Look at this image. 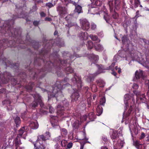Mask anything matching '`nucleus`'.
Segmentation results:
<instances>
[{
	"instance_id": "8fccbe9b",
	"label": "nucleus",
	"mask_w": 149,
	"mask_h": 149,
	"mask_svg": "<svg viewBox=\"0 0 149 149\" xmlns=\"http://www.w3.org/2000/svg\"><path fill=\"white\" fill-rule=\"evenodd\" d=\"M145 84L146 86L148 87V89H149V80H146V81Z\"/></svg>"
},
{
	"instance_id": "412c9836",
	"label": "nucleus",
	"mask_w": 149,
	"mask_h": 149,
	"mask_svg": "<svg viewBox=\"0 0 149 149\" xmlns=\"http://www.w3.org/2000/svg\"><path fill=\"white\" fill-rule=\"evenodd\" d=\"M133 144L138 149H139L142 146V144L140 143L139 141H134Z\"/></svg>"
},
{
	"instance_id": "338daca9",
	"label": "nucleus",
	"mask_w": 149,
	"mask_h": 149,
	"mask_svg": "<svg viewBox=\"0 0 149 149\" xmlns=\"http://www.w3.org/2000/svg\"><path fill=\"white\" fill-rule=\"evenodd\" d=\"M115 69L116 70H117V69H118V67L117 66H116L115 67Z\"/></svg>"
},
{
	"instance_id": "72a5a7b5",
	"label": "nucleus",
	"mask_w": 149,
	"mask_h": 149,
	"mask_svg": "<svg viewBox=\"0 0 149 149\" xmlns=\"http://www.w3.org/2000/svg\"><path fill=\"white\" fill-rule=\"evenodd\" d=\"M117 136V134L114 132H112L111 134V137L113 139H115L116 138Z\"/></svg>"
},
{
	"instance_id": "4d7b16f0",
	"label": "nucleus",
	"mask_w": 149,
	"mask_h": 149,
	"mask_svg": "<svg viewBox=\"0 0 149 149\" xmlns=\"http://www.w3.org/2000/svg\"><path fill=\"white\" fill-rule=\"evenodd\" d=\"M45 20L46 21H50L51 20V19L50 18L46 17L45 18Z\"/></svg>"
},
{
	"instance_id": "9b49d317",
	"label": "nucleus",
	"mask_w": 149,
	"mask_h": 149,
	"mask_svg": "<svg viewBox=\"0 0 149 149\" xmlns=\"http://www.w3.org/2000/svg\"><path fill=\"white\" fill-rule=\"evenodd\" d=\"M62 89L63 87H61V86H58L57 87H54L53 90V93H54L56 92V91H57V93L55 94L54 95H52L51 96L54 97H58V95L61 94V93L60 91V90Z\"/></svg>"
},
{
	"instance_id": "cd10ccee",
	"label": "nucleus",
	"mask_w": 149,
	"mask_h": 149,
	"mask_svg": "<svg viewBox=\"0 0 149 149\" xmlns=\"http://www.w3.org/2000/svg\"><path fill=\"white\" fill-rule=\"evenodd\" d=\"M14 143H15L16 147L19 146V145L21 144L20 140L19 139H18L17 137L16 138V139L14 141Z\"/></svg>"
},
{
	"instance_id": "5fc2aeb1",
	"label": "nucleus",
	"mask_w": 149,
	"mask_h": 149,
	"mask_svg": "<svg viewBox=\"0 0 149 149\" xmlns=\"http://www.w3.org/2000/svg\"><path fill=\"white\" fill-rule=\"evenodd\" d=\"M38 22L37 21H34L33 22V24L34 25L36 26L38 24Z\"/></svg>"
},
{
	"instance_id": "bf43d9fd",
	"label": "nucleus",
	"mask_w": 149,
	"mask_h": 149,
	"mask_svg": "<svg viewBox=\"0 0 149 149\" xmlns=\"http://www.w3.org/2000/svg\"><path fill=\"white\" fill-rule=\"evenodd\" d=\"M101 149H108V148L104 146H102L101 148Z\"/></svg>"
},
{
	"instance_id": "79ce46f5",
	"label": "nucleus",
	"mask_w": 149,
	"mask_h": 149,
	"mask_svg": "<svg viewBox=\"0 0 149 149\" xmlns=\"http://www.w3.org/2000/svg\"><path fill=\"white\" fill-rule=\"evenodd\" d=\"M46 6L47 7H49V8H51L53 6V5L51 3H47L46 4Z\"/></svg>"
},
{
	"instance_id": "20e7f679",
	"label": "nucleus",
	"mask_w": 149,
	"mask_h": 149,
	"mask_svg": "<svg viewBox=\"0 0 149 149\" xmlns=\"http://www.w3.org/2000/svg\"><path fill=\"white\" fill-rule=\"evenodd\" d=\"M134 94H135L136 97V102L137 103L143 102L146 100L145 96L143 94L141 95L140 93L138 91H133Z\"/></svg>"
},
{
	"instance_id": "c03bdc74",
	"label": "nucleus",
	"mask_w": 149,
	"mask_h": 149,
	"mask_svg": "<svg viewBox=\"0 0 149 149\" xmlns=\"http://www.w3.org/2000/svg\"><path fill=\"white\" fill-rule=\"evenodd\" d=\"M79 124V121L78 120H76L75 122H74L73 125L74 127H77Z\"/></svg>"
},
{
	"instance_id": "69168bd1",
	"label": "nucleus",
	"mask_w": 149,
	"mask_h": 149,
	"mask_svg": "<svg viewBox=\"0 0 149 149\" xmlns=\"http://www.w3.org/2000/svg\"><path fill=\"white\" fill-rule=\"evenodd\" d=\"M147 141H149V136L147 137Z\"/></svg>"
},
{
	"instance_id": "0e129e2a",
	"label": "nucleus",
	"mask_w": 149,
	"mask_h": 149,
	"mask_svg": "<svg viewBox=\"0 0 149 149\" xmlns=\"http://www.w3.org/2000/svg\"><path fill=\"white\" fill-rule=\"evenodd\" d=\"M147 95L149 97V90L148 91L147 93Z\"/></svg>"
},
{
	"instance_id": "6e6552de",
	"label": "nucleus",
	"mask_w": 149,
	"mask_h": 149,
	"mask_svg": "<svg viewBox=\"0 0 149 149\" xmlns=\"http://www.w3.org/2000/svg\"><path fill=\"white\" fill-rule=\"evenodd\" d=\"M72 82L73 84H75L78 87V89L79 90L81 86V78L80 77L77 76L76 74L74 75V77L72 80Z\"/></svg>"
},
{
	"instance_id": "bb28decb",
	"label": "nucleus",
	"mask_w": 149,
	"mask_h": 149,
	"mask_svg": "<svg viewBox=\"0 0 149 149\" xmlns=\"http://www.w3.org/2000/svg\"><path fill=\"white\" fill-rule=\"evenodd\" d=\"M61 145L62 147H65L67 144V142L66 141L62 139L61 141Z\"/></svg>"
},
{
	"instance_id": "864d4df0",
	"label": "nucleus",
	"mask_w": 149,
	"mask_h": 149,
	"mask_svg": "<svg viewBox=\"0 0 149 149\" xmlns=\"http://www.w3.org/2000/svg\"><path fill=\"white\" fill-rule=\"evenodd\" d=\"M40 15L42 17H45V14L43 12H42L40 13Z\"/></svg>"
},
{
	"instance_id": "052dcab7",
	"label": "nucleus",
	"mask_w": 149,
	"mask_h": 149,
	"mask_svg": "<svg viewBox=\"0 0 149 149\" xmlns=\"http://www.w3.org/2000/svg\"><path fill=\"white\" fill-rule=\"evenodd\" d=\"M7 102L9 103V104L10 103L9 101H4L3 102V104H5L6 103H7Z\"/></svg>"
},
{
	"instance_id": "6ab92c4d",
	"label": "nucleus",
	"mask_w": 149,
	"mask_h": 149,
	"mask_svg": "<svg viewBox=\"0 0 149 149\" xmlns=\"http://www.w3.org/2000/svg\"><path fill=\"white\" fill-rule=\"evenodd\" d=\"M80 36L81 39L85 40L87 39L88 38L87 33L85 32H82Z\"/></svg>"
},
{
	"instance_id": "6e6d98bb",
	"label": "nucleus",
	"mask_w": 149,
	"mask_h": 149,
	"mask_svg": "<svg viewBox=\"0 0 149 149\" xmlns=\"http://www.w3.org/2000/svg\"><path fill=\"white\" fill-rule=\"evenodd\" d=\"M95 85H93L92 87V91H93L94 92L96 91H97V90L96 89H94V90H93V88L94 87H95Z\"/></svg>"
},
{
	"instance_id": "f704fd0d",
	"label": "nucleus",
	"mask_w": 149,
	"mask_h": 149,
	"mask_svg": "<svg viewBox=\"0 0 149 149\" xmlns=\"http://www.w3.org/2000/svg\"><path fill=\"white\" fill-rule=\"evenodd\" d=\"M63 136H59L54 139V140L57 142H60L63 139Z\"/></svg>"
},
{
	"instance_id": "7ed1b4c3",
	"label": "nucleus",
	"mask_w": 149,
	"mask_h": 149,
	"mask_svg": "<svg viewBox=\"0 0 149 149\" xmlns=\"http://www.w3.org/2000/svg\"><path fill=\"white\" fill-rule=\"evenodd\" d=\"M64 4L66 5L69 3H71L74 5L75 6V12L77 13L78 14L82 12V10L81 7L79 5L77 6L76 3L73 1H72L71 0H61Z\"/></svg>"
},
{
	"instance_id": "4be33fe9",
	"label": "nucleus",
	"mask_w": 149,
	"mask_h": 149,
	"mask_svg": "<svg viewBox=\"0 0 149 149\" xmlns=\"http://www.w3.org/2000/svg\"><path fill=\"white\" fill-rule=\"evenodd\" d=\"M89 118L91 121H93L95 118L96 116L93 113H91L88 115Z\"/></svg>"
},
{
	"instance_id": "1a4fd4ad",
	"label": "nucleus",
	"mask_w": 149,
	"mask_h": 149,
	"mask_svg": "<svg viewBox=\"0 0 149 149\" xmlns=\"http://www.w3.org/2000/svg\"><path fill=\"white\" fill-rule=\"evenodd\" d=\"M143 78V71L139 69L136 71L135 73V77L134 78L133 80L134 81H138L139 79Z\"/></svg>"
},
{
	"instance_id": "423d86ee",
	"label": "nucleus",
	"mask_w": 149,
	"mask_h": 149,
	"mask_svg": "<svg viewBox=\"0 0 149 149\" xmlns=\"http://www.w3.org/2000/svg\"><path fill=\"white\" fill-rule=\"evenodd\" d=\"M80 24L81 28L84 30H88L90 28V24L88 21L86 19H80Z\"/></svg>"
},
{
	"instance_id": "473e14b6",
	"label": "nucleus",
	"mask_w": 149,
	"mask_h": 149,
	"mask_svg": "<svg viewBox=\"0 0 149 149\" xmlns=\"http://www.w3.org/2000/svg\"><path fill=\"white\" fill-rule=\"evenodd\" d=\"M105 102V99L103 96L100 99V104L103 105Z\"/></svg>"
},
{
	"instance_id": "3c124183",
	"label": "nucleus",
	"mask_w": 149,
	"mask_h": 149,
	"mask_svg": "<svg viewBox=\"0 0 149 149\" xmlns=\"http://www.w3.org/2000/svg\"><path fill=\"white\" fill-rule=\"evenodd\" d=\"M145 137V134L144 133H142L141 134V135L140 136V139H142L144 138Z\"/></svg>"
},
{
	"instance_id": "7c9ffc66",
	"label": "nucleus",
	"mask_w": 149,
	"mask_h": 149,
	"mask_svg": "<svg viewBox=\"0 0 149 149\" xmlns=\"http://www.w3.org/2000/svg\"><path fill=\"white\" fill-rule=\"evenodd\" d=\"M61 134L63 135L62 136H63V135H67V130L65 129L62 128L61 129Z\"/></svg>"
},
{
	"instance_id": "603ef678",
	"label": "nucleus",
	"mask_w": 149,
	"mask_h": 149,
	"mask_svg": "<svg viewBox=\"0 0 149 149\" xmlns=\"http://www.w3.org/2000/svg\"><path fill=\"white\" fill-rule=\"evenodd\" d=\"M49 111L51 113H52L54 112V109L52 107H50L49 108Z\"/></svg>"
},
{
	"instance_id": "ddd939ff",
	"label": "nucleus",
	"mask_w": 149,
	"mask_h": 149,
	"mask_svg": "<svg viewBox=\"0 0 149 149\" xmlns=\"http://www.w3.org/2000/svg\"><path fill=\"white\" fill-rule=\"evenodd\" d=\"M106 9L103 10L104 18L106 22L109 23V20L110 19V16L108 15Z\"/></svg>"
},
{
	"instance_id": "c756f323",
	"label": "nucleus",
	"mask_w": 149,
	"mask_h": 149,
	"mask_svg": "<svg viewBox=\"0 0 149 149\" xmlns=\"http://www.w3.org/2000/svg\"><path fill=\"white\" fill-rule=\"evenodd\" d=\"M90 37L93 40H96L97 42H100V40L99 39H98L97 36H95L91 35Z\"/></svg>"
},
{
	"instance_id": "5701e85b",
	"label": "nucleus",
	"mask_w": 149,
	"mask_h": 149,
	"mask_svg": "<svg viewBox=\"0 0 149 149\" xmlns=\"http://www.w3.org/2000/svg\"><path fill=\"white\" fill-rule=\"evenodd\" d=\"M95 48L96 50L100 51L103 49V47L99 44L95 45Z\"/></svg>"
},
{
	"instance_id": "f03ea898",
	"label": "nucleus",
	"mask_w": 149,
	"mask_h": 149,
	"mask_svg": "<svg viewBox=\"0 0 149 149\" xmlns=\"http://www.w3.org/2000/svg\"><path fill=\"white\" fill-rule=\"evenodd\" d=\"M50 137V135L48 132H46L44 135L39 136L38 137V139L36 141L41 142V144L42 143V145H44L45 143V141L46 140L49 139Z\"/></svg>"
},
{
	"instance_id": "f257e3e1",
	"label": "nucleus",
	"mask_w": 149,
	"mask_h": 149,
	"mask_svg": "<svg viewBox=\"0 0 149 149\" xmlns=\"http://www.w3.org/2000/svg\"><path fill=\"white\" fill-rule=\"evenodd\" d=\"M134 95H131L129 94H125L124 97V102L125 104V110L124 112V116H128L130 114L132 109V106L135 104V100L134 97Z\"/></svg>"
},
{
	"instance_id": "13d9d810",
	"label": "nucleus",
	"mask_w": 149,
	"mask_h": 149,
	"mask_svg": "<svg viewBox=\"0 0 149 149\" xmlns=\"http://www.w3.org/2000/svg\"><path fill=\"white\" fill-rule=\"evenodd\" d=\"M118 72L119 73H120L121 72V69L120 68H118Z\"/></svg>"
},
{
	"instance_id": "a19ab883",
	"label": "nucleus",
	"mask_w": 149,
	"mask_h": 149,
	"mask_svg": "<svg viewBox=\"0 0 149 149\" xmlns=\"http://www.w3.org/2000/svg\"><path fill=\"white\" fill-rule=\"evenodd\" d=\"M67 148L66 149H70L71 148L73 145V144L71 142L69 143L68 144H67Z\"/></svg>"
},
{
	"instance_id": "dca6fc26",
	"label": "nucleus",
	"mask_w": 149,
	"mask_h": 149,
	"mask_svg": "<svg viewBox=\"0 0 149 149\" xmlns=\"http://www.w3.org/2000/svg\"><path fill=\"white\" fill-rule=\"evenodd\" d=\"M124 143V142L123 140L120 139H118L117 144V146H118V148H115L114 149H120V148L123 147Z\"/></svg>"
},
{
	"instance_id": "49530a36",
	"label": "nucleus",
	"mask_w": 149,
	"mask_h": 149,
	"mask_svg": "<svg viewBox=\"0 0 149 149\" xmlns=\"http://www.w3.org/2000/svg\"><path fill=\"white\" fill-rule=\"evenodd\" d=\"M66 70L70 73H72L73 72V70L71 68L69 67L67 68Z\"/></svg>"
},
{
	"instance_id": "37998d69",
	"label": "nucleus",
	"mask_w": 149,
	"mask_h": 149,
	"mask_svg": "<svg viewBox=\"0 0 149 149\" xmlns=\"http://www.w3.org/2000/svg\"><path fill=\"white\" fill-rule=\"evenodd\" d=\"M115 63H112L111 65L109 67V69L111 70H113V67H114V66H115Z\"/></svg>"
},
{
	"instance_id": "e2e57ef3",
	"label": "nucleus",
	"mask_w": 149,
	"mask_h": 149,
	"mask_svg": "<svg viewBox=\"0 0 149 149\" xmlns=\"http://www.w3.org/2000/svg\"><path fill=\"white\" fill-rule=\"evenodd\" d=\"M112 74H113L114 75V76H116V73L115 72H113L112 73Z\"/></svg>"
},
{
	"instance_id": "c85d7f7f",
	"label": "nucleus",
	"mask_w": 149,
	"mask_h": 149,
	"mask_svg": "<svg viewBox=\"0 0 149 149\" xmlns=\"http://www.w3.org/2000/svg\"><path fill=\"white\" fill-rule=\"evenodd\" d=\"M15 121L17 126L19 125L20 123V120L19 117H17L15 118Z\"/></svg>"
},
{
	"instance_id": "c9c22d12",
	"label": "nucleus",
	"mask_w": 149,
	"mask_h": 149,
	"mask_svg": "<svg viewBox=\"0 0 149 149\" xmlns=\"http://www.w3.org/2000/svg\"><path fill=\"white\" fill-rule=\"evenodd\" d=\"M102 2L100 0H97L95 2V4L97 6H100L102 4Z\"/></svg>"
},
{
	"instance_id": "f3484780",
	"label": "nucleus",
	"mask_w": 149,
	"mask_h": 149,
	"mask_svg": "<svg viewBox=\"0 0 149 149\" xmlns=\"http://www.w3.org/2000/svg\"><path fill=\"white\" fill-rule=\"evenodd\" d=\"M97 85L100 87H103L105 85V83L104 81L101 79L97 80L96 81Z\"/></svg>"
},
{
	"instance_id": "aec40b11",
	"label": "nucleus",
	"mask_w": 149,
	"mask_h": 149,
	"mask_svg": "<svg viewBox=\"0 0 149 149\" xmlns=\"http://www.w3.org/2000/svg\"><path fill=\"white\" fill-rule=\"evenodd\" d=\"M96 111L97 116H99L102 113V109L100 105L97 106L96 109Z\"/></svg>"
},
{
	"instance_id": "4468645a",
	"label": "nucleus",
	"mask_w": 149,
	"mask_h": 149,
	"mask_svg": "<svg viewBox=\"0 0 149 149\" xmlns=\"http://www.w3.org/2000/svg\"><path fill=\"white\" fill-rule=\"evenodd\" d=\"M30 126L32 129H36L38 128L39 125L37 121H35L34 122H31L30 124Z\"/></svg>"
},
{
	"instance_id": "774afa93",
	"label": "nucleus",
	"mask_w": 149,
	"mask_h": 149,
	"mask_svg": "<svg viewBox=\"0 0 149 149\" xmlns=\"http://www.w3.org/2000/svg\"><path fill=\"white\" fill-rule=\"evenodd\" d=\"M96 97V95H94L93 96V99H95V98Z\"/></svg>"
},
{
	"instance_id": "39448f33",
	"label": "nucleus",
	"mask_w": 149,
	"mask_h": 149,
	"mask_svg": "<svg viewBox=\"0 0 149 149\" xmlns=\"http://www.w3.org/2000/svg\"><path fill=\"white\" fill-rule=\"evenodd\" d=\"M35 99L34 101L32 104V107H35L37 106L39 103L41 107L43 106V104L42 101L40 96L38 94H36L34 97Z\"/></svg>"
},
{
	"instance_id": "a878e982",
	"label": "nucleus",
	"mask_w": 149,
	"mask_h": 149,
	"mask_svg": "<svg viewBox=\"0 0 149 149\" xmlns=\"http://www.w3.org/2000/svg\"><path fill=\"white\" fill-rule=\"evenodd\" d=\"M57 108L58 109V111H57V113L58 114H60V115H61V113L62 114H63L62 111L61 112V111L60 110H63L64 109L63 107H61V105H58L57 107Z\"/></svg>"
},
{
	"instance_id": "680f3d73",
	"label": "nucleus",
	"mask_w": 149,
	"mask_h": 149,
	"mask_svg": "<svg viewBox=\"0 0 149 149\" xmlns=\"http://www.w3.org/2000/svg\"><path fill=\"white\" fill-rule=\"evenodd\" d=\"M58 31H56L54 32V35H57V34H58Z\"/></svg>"
},
{
	"instance_id": "58836bf2",
	"label": "nucleus",
	"mask_w": 149,
	"mask_h": 149,
	"mask_svg": "<svg viewBox=\"0 0 149 149\" xmlns=\"http://www.w3.org/2000/svg\"><path fill=\"white\" fill-rule=\"evenodd\" d=\"M140 61L143 65L144 66L145 65H146L145 67H146V64H148V62L147 61H145L144 59H142Z\"/></svg>"
},
{
	"instance_id": "a18cd8bd",
	"label": "nucleus",
	"mask_w": 149,
	"mask_h": 149,
	"mask_svg": "<svg viewBox=\"0 0 149 149\" xmlns=\"http://www.w3.org/2000/svg\"><path fill=\"white\" fill-rule=\"evenodd\" d=\"M80 121L81 122H83L84 120H86V116H83L81 117L80 118Z\"/></svg>"
},
{
	"instance_id": "393cba45",
	"label": "nucleus",
	"mask_w": 149,
	"mask_h": 149,
	"mask_svg": "<svg viewBox=\"0 0 149 149\" xmlns=\"http://www.w3.org/2000/svg\"><path fill=\"white\" fill-rule=\"evenodd\" d=\"M24 127L20 129L19 131L18 134L17 135V137H21L24 133Z\"/></svg>"
},
{
	"instance_id": "f8f14e48",
	"label": "nucleus",
	"mask_w": 149,
	"mask_h": 149,
	"mask_svg": "<svg viewBox=\"0 0 149 149\" xmlns=\"http://www.w3.org/2000/svg\"><path fill=\"white\" fill-rule=\"evenodd\" d=\"M41 142L36 141V143L34 144L35 149H45V146L42 145V143L41 144Z\"/></svg>"
},
{
	"instance_id": "de8ad7c7",
	"label": "nucleus",
	"mask_w": 149,
	"mask_h": 149,
	"mask_svg": "<svg viewBox=\"0 0 149 149\" xmlns=\"http://www.w3.org/2000/svg\"><path fill=\"white\" fill-rule=\"evenodd\" d=\"M127 41V39L125 37H123L122 38V42L123 44H125V41Z\"/></svg>"
},
{
	"instance_id": "9d476101",
	"label": "nucleus",
	"mask_w": 149,
	"mask_h": 149,
	"mask_svg": "<svg viewBox=\"0 0 149 149\" xmlns=\"http://www.w3.org/2000/svg\"><path fill=\"white\" fill-rule=\"evenodd\" d=\"M57 10L59 14L61 15L66 14L67 13V8L61 6H58L57 8Z\"/></svg>"
},
{
	"instance_id": "09e8293b",
	"label": "nucleus",
	"mask_w": 149,
	"mask_h": 149,
	"mask_svg": "<svg viewBox=\"0 0 149 149\" xmlns=\"http://www.w3.org/2000/svg\"><path fill=\"white\" fill-rule=\"evenodd\" d=\"M96 25L94 23L91 24V28L92 29H95L96 28Z\"/></svg>"
},
{
	"instance_id": "2eb2a0df",
	"label": "nucleus",
	"mask_w": 149,
	"mask_h": 149,
	"mask_svg": "<svg viewBox=\"0 0 149 149\" xmlns=\"http://www.w3.org/2000/svg\"><path fill=\"white\" fill-rule=\"evenodd\" d=\"M90 58L91 61L94 63H96L98 61L99 59L98 56L97 55H95L93 54H91Z\"/></svg>"
},
{
	"instance_id": "ea45409f",
	"label": "nucleus",
	"mask_w": 149,
	"mask_h": 149,
	"mask_svg": "<svg viewBox=\"0 0 149 149\" xmlns=\"http://www.w3.org/2000/svg\"><path fill=\"white\" fill-rule=\"evenodd\" d=\"M138 87L139 86L137 84H133L132 88L133 89L135 90L137 89L138 88Z\"/></svg>"
},
{
	"instance_id": "e433bc0d",
	"label": "nucleus",
	"mask_w": 149,
	"mask_h": 149,
	"mask_svg": "<svg viewBox=\"0 0 149 149\" xmlns=\"http://www.w3.org/2000/svg\"><path fill=\"white\" fill-rule=\"evenodd\" d=\"M109 7L110 9V11L111 12V13H112V9L113 8V2L111 1H109Z\"/></svg>"
},
{
	"instance_id": "4c0bfd02",
	"label": "nucleus",
	"mask_w": 149,
	"mask_h": 149,
	"mask_svg": "<svg viewBox=\"0 0 149 149\" xmlns=\"http://www.w3.org/2000/svg\"><path fill=\"white\" fill-rule=\"evenodd\" d=\"M113 13L112 14V17L114 19H117L118 17V15L117 13L115 12V10Z\"/></svg>"
},
{
	"instance_id": "b1692460",
	"label": "nucleus",
	"mask_w": 149,
	"mask_h": 149,
	"mask_svg": "<svg viewBox=\"0 0 149 149\" xmlns=\"http://www.w3.org/2000/svg\"><path fill=\"white\" fill-rule=\"evenodd\" d=\"M89 49H91L93 47V45L91 41H89L86 44Z\"/></svg>"
},
{
	"instance_id": "2f4dec72",
	"label": "nucleus",
	"mask_w": 149,
	"mask_h": 149,
	"mask_svg": "<svg viewBox=\"0 0 149 149\" xmlns=\"http://www.w3.org/2000/svg\"><path fill=\"white\" fill-rule=\"evenodd\" d=\"M114 7L116 9H118L119 8V1L117 0H115L114 1Z\"/></svg>"
},
{
	"instance_id": "0eeeda50",
	"label": "nucleus",
	"mask_w": 149,
	"mask_h": 149,
	"mask_svg": "<svg viewBox=\"0 0 149 149\" xmlns=\"http://www.w3.org/2000/svg\"><path fill=\"white\" fill-rule=\"evenodd\" d=\"M98 68V71L99 72L98 74H96V73L94 74H89L88 76V77L87 78V80L88 82H90L92 80L93 78L96 76L97 74L104 72V71L105 69H104L103 67L102 66V65H99Z\"/></svg>"
},
{
	"instance_id": "a211bd4d",
	"label": "nucleus",
	"mask_w": 149,
	"mask_h": 149,
	"mask_svg": "<svg viewBox=\"0 0 149 149\" xmlns=\"http://www.w3.org/2000/svg\"><path fill=\"white\" fill-rule=\"evenodd\" d=\"M79 95L78 92L74 93L71 96V98L72 101L77 100L79 97Z\"/></svg>"
}]
</instances>
